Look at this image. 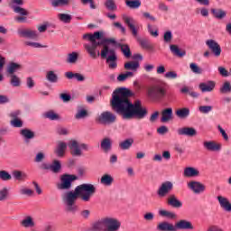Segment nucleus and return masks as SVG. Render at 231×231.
<instances>
[{
  "mask_svg": "<svg viewBox=\"0 0 231 231\" xmlns=\"http://www.w3.org/2000/svg\"><path fill=\"white\" fill-rule=\"evenodd\" d=\"M21 68H23L21 66V64H18L15 62H11L7 66V73L9 75H14V73H15L16 71H19V69H21Z\"/></svg>",
  "mask_w": 231,
  "mask_h": 231,
  "instance_id": "obj_36",
  "label": "nucleus"
},
{
  "mask_svg": "<svg viewBox=\"0 0 231 231\" xmlns=\"http://www.w3.org/2000/svg\"><path fill=\"white\" fill-rule=\"evenodd\" d=\"M20 136L28 143L30 140L35 138V133L28 128H23L20 130Z\"/></svg>",
  "mask_w": 231,
  "mask_h": 231,
  "instance_id": "obj_22",
  "label": "nucleus"
},
{
  "mask_svg": "<svg viewBox=\"0 0 231 231\" xmlns=\"http://www.w3.org/2000/svg\"><path fill=\"white\" fill-rule=\"evenodd\" d=\"M65 77L69 80H72V79H75L76 80H78V82H84L86 80L84 75L80 73H73L71 71L65 72Z\"/></svg>",
  "mask_w": 231,
  "mask_h": 231,
  "instance_id": "obj_27",
  "label": "nucleus"
},
{
  "mask_svg": "<svg viewBox=\"0 0 231 231\" xmlns=\"http://www.w3.org/2000/svg\"><path fill=\"white\" fill-rule=\"evenodd\" d=\"M178 134L180 136H196L198 132L192 127H182L178 130Z\"/></svg>",
  "mask_w": 231,
  "mask_h": 231,
  "instance_id": "obj_24",
  "label": "nucleus"
},
{
  "mask_svg": "<svg viewBox=\"0 0 231 231\" xmlns=\"http://www.w3.org/2000/svg\"><path fill=\"white\" fill-rule=\"evenodd\" d=\"M97 122L103 125H111V124L116 122V115L109 111H105L98 116Z\"/></svg>",
  "mask_w": 231,
  "mask_h": 231,
  "instance_id": "obj_8",
  "label": "nucleus"
},
{
  "mask_svg": "<svg viewBox=\"0 0 231 231\" xmlns=\"http://www.w3.org/2000/svg\"><path fill=\"white\" fill-rule=\"evenodd\" d=\"M51 5L53 8L68 6V5H69V0H51Z\"/></svg>",
  "mask_w": 231,
  "mask_h": 231,
  "instance_id": "obj_39",
  "label": "nucleus"
},
{
  "mask_svg": "<svg viewBox=\"0 0 231 231\" xmlns=\"http://www.w3.org/2000/svg\"><path fill=\"white\" fill-rule=\"evenodd\" d=\"M97 187L91 183H83L76 187L75 190L68 191L63 195V201L68 212H76L77 205L75 202L79 198L82 201L88 202L95 196Z\"/></svg>",
  "mask_w": 231,
  "mask_h": 231,
  "instance_id": "obj_2",
  "label": "nucleus"
},
{
  "mask_svg": "<svg viewBox=\"0 0 231 231\" xmlns=\"http://www.w3.org/2000/svg\"><path fill=\"white\" fill-rule=\"evenodd\" d=\"M183 176L185 178H196V176H199V171L194 167H186L183 171Z\"/></svg>",
  "mask_w": 231,
  "mask_h": 231,
  "instance_id": "obj_26",
  "label": "nucleus"
},
{
  "mask_svg": "<svg viewBox=\"0 0 231 231\" xmlns=\"http://www.w3.org/2000/svg\"><path fill=\"white\" fill-rule=\"evenodd\" d=\"M57 134H60V136H66L67 134H69V131L62 126H58L56 128Z\"/></svg>",
  "mask_w": 231,
  "mask_h": 231,
  "instance_id": "obj_59",
  "label": "nucleus"
},
{
  "mask_svg": "<svg viewBox=\"0 0 231 231\" xmlns=\"http://www.w3.org/2000/svg\"><path fill=\"white\" fill-rule=\"evenodd\" d=\"M60 169H62V165L60 164V161L54 160L52 162V163L51 164V172H54V174H57L60 171Z\"/></svg>",
  "mask_w": 231,
  "mask_h": 231,
  "instance_id": "obj_43",
  "label": "nucleus"
},
{
  "mask_svg": "<svg viewBox=\"0 0 231 231\" xmlns=\"http://www.w3.org/2000/svg\"><path fill=\"white\" fill-rule=\"evenodd\" d=\"M211 14L216 19H225L226 17V12L222 9H211Z\"/></svg>",
  "mask_w": 231,
  "mask_h": 231,
  "instance_id": "obj_40",
  "label": "nucleus"
},
{
  "mask_svg": "<svg viewBox=\"0 0 231 231\" xmlns=\"http://www.w3.org/2000/svg\"><path fill=\"white\" fill-rule=\"evenodd\" d=\"M206 45L208 46V50L215 55L216 57H220L221 56V46L216 40H207L206 41Z\"/></svg>",
  "mask_w": 231,
  "mask_h": 231,
  "instance_id": "obj_13",
  "label": "nucleus"
},
{
  "mask_svg": "<svg viewBox=\"0 0 231 231\" xmlns=\"http://www.w3.org/2000/svg\"><path fill=\"white\" fill-rule=\"evenodd\" d=\"M167 203L173 208H181L183 207V203L178 199V197H176L174 194H171L168 197Z\"/></svg>",
  "mask_w": 231,
  "mask_h": 231,
  "instance_id": "obj_21",
  "label": "nucleus"
},
{
  "mask_svg": "<svg viewBox=\"0 0 231 231\" xmlns=\"http://www.w3.org/2000/svg\"><path fill=\"white\" fill-rule=\"evenodd\" d=\"M188 188L194 192V194H201L205 192V185L199 181L192 180L188 183Z\"/></svg>",
  "mask_w": 231,
  "mask_h": 231,
  "instance_id": "obj_15",
  "label": "nucleus"
},
{
  "mask_svg": "<svg viewBox=\"0 0 231 231\" xmlns=\"http://www.w3.org/2000/svg\"><path fill=\"white\" fill-rule=\"evenodd\" d=\"M159 216L161 217H167V219H176V213L165 209H160Z\"/></svg>",
  "mask_w": 231,
  "mask_h": 231,
  "instance_id": "obj_37",
  "label": "nucleus"
},
{
  "mask_svg": "<svg viewBox=\"0 0 231 231\" xmlns=\"http://www.w3.org/2000/svg\"><path fill=\"white\" fill-rule=\"evenodd\" d=\"M45 118H48L49 120H60V116H59V114L55 113V111L53 110H50L47 111L44 114Z\"/></svg>",
  "mask_w": 231,
  "mask_h": 231,
  "instance_id": "obj_47",
  "label": "nucleus"
},
{
  "mask_svg": "<svg viewBox=\"0 0 231 231\" xmlns=\"http://www.w3.org/2000/svg\"><path fill=\"white\" fill-rule=\"evenodd\" d=\"M82 39L84 41H88L91 43H85L84 48L88 55L92 59H97L100 55V51H97L98 46H101L102 42H97L100 41V39H104V32H95L93 34L86 33L83 34Z\"/></svg>",
  "mask_w": 231,
  "mask_h": 231,
  "instance_id": "obj_3",
  "label": "nucleus"
},
{
  "mask_svg": "<svg viewBox=\"0 0 231 231\" xmlns=\"http://www.w3.org/2000/svg\"><path fill=\"white\" fill-rule=\"evenodd\" d=\"M140 46L143 49V50H152V45H151V43L145 40V39H141L138 41Z\"/></svg>",
  "mask_w": 231,
  "mask_h": 231,
  "instance_id": "obj_56",
  "label": "nucleus"
},
{
  "mask_svg": "<svg viewBox=\"0 0 231 231\" xmlns=\"http://www.w3.org/2000/svg\"><path fill=\"white\" fill-rule=\"evenodd\" d=\"M175 115L178 118H188L190 115V109L188 107L180 108L175 112Z\"/></svg>",
  "mask_w": 231,
  "mask_h": 231,
  "instance_id": "obj_34",
  "label": "nucleus"
},
{
  "mask_svg": "<svg viewBox=\"0 0 231 231\" xmlns=\"http://www.w3.org/2000/svg\"><path fill=\"white\" fill-rule=\"evenodd\" d=\"M115 182V178L109 174H104L100 179L101 185H104L105 187H111L113 183Z\"/></svg>",
  "mask_w": 231,
  "mask_h": 231,
  "instance_id": "obj_28",
  "label": "nucleus"
},
{
  "mask_svg": "<svg viewBox=\"0 0 231 231\" xmlns=\"http://www.w3.org/2000/svg\"><path fill=\"white\" fill-rule=\"evenodd\" d=\"M45 78L51 84H57L59 82V76L53 70L47 71Z\"/></svg>",
  "mask_w": 231,
  "mask_h": 231,
  "instance_id": "obj_33",
  "label": "nucleus"
},
{
  "mask_svg": "<svg viewBox=\"0 0 231 231\" xmlns=\"http://www.w3.org/2000/svg\"><path fill=\"white\" fill-rule=\"evenodd\" d=\"M131 90L125 88L116 89L112 94V107L116 109V113L122 115L124 120H131V118L142 119L147 116V109L142 107L140 100L134 104L129 101Z\"/></svg>",
  "mask_w": 231,
  "mask_h": 231,
  "instance_id": "obj_1",
  "label": "nucleus"
},
{
  "mask_svg": "<svg viewBox=\"0 0 231 231\" xmlns=\"http://www.w3.org/2000/svg\"><path fill=\"white\" fill-rule=\"evenodd\" d=\"M21 226L23 228H35V221L33 220V217L27 216L25 217L21 222Z\"/></svg>",
  "mask_w": 231,
  "mask_h": 231,
  "instance_id": "obj_25",
  "label": "nucleus"
},
{
  "mask_svg": "<svg viewBox=\"0 0 231 231\" xmlns=\"http://www.w3.org/2000/svg\"><path fill=\"white\" fill-rule=\"evenodd\" d=\"M24 45L31 46V48H44V46L41 45V43L33 42H24Z\"/></svg>",
  "mask_w": 231,
  "mask_h": 231,
  "instance_id": "obj_63",
  "label": "nucleus"
},
{
  "mask_svg": "<svg viewBox=\"0 0 231 231\" xmlns=\"http://www.w3.org/2000/svg\"><path fill=\"white\" fill-rule=\"evenodd\" d=\"M106 217L102 218L101 220L96 222L92 226V230L94 231H106Z\"/></svg>",
  "mask_w": 231,
  "mask_h": 231,
  "instance_id": "obj_35",
  "label": "nucleus"
},
{
  "mask_svg": "<svg viewBox=\"0 0 231 231\" xmlns=\"http://www.w3.org/2000/svg\"><path fill=\"white\" fill-rule=\"evenodd\" d=\"M117 48L121 49L123 55H125L126 59H129V57H131V49L129 48V45L119 43Z\"/></svg>",
  "mask_w": 231,
  "mask_h": 231,
  "instance_id": "obj_44",
  "label": "nucleus"
},
{
  "mask_svg": "<svg viewBox=\"0 0 231 231\" xmlns=\"http://www.w3.org/2000/svg\"><path fill=\"white\" fill-rule=\"evenodd\" d=\"M101 59H106V64H108L109 69H116L118 64V57L116 56V51L109 48V45H103V49L100 52Z\"/></svg>",
  "mask_w": 231,
  "mask_h": 231,
  "instance_id": "obj_5",
  "label": "nucleus"
},
{
  "mask_svg": "<svg viewBox=\"0 0 231 231\" xmlns=\"http://www.w3.org/2000/svg\"><path fill=\"white\" fill-rule=\"evenodd\" d=\"M58 19L66 24L71 23L72 16L69 14H58Z\"/></svg>",
  "mask_w": 231,
  "mask_h": 231,
  "instance_id": "obj_49",
  "label": "nucleus"
},
{
  "mask_svg": "<svg viewBox=\"0 0 231 231\" xmlns=\"http://www.w3.org/2000/svg\"><path fill=\"white\" fill-rule=\"evenodd\" d=\"M67 149H68V143L62 141H60L56 145V148L54 150V154H56L58 158H64Z\"/></svg>",
  "mask_w": 231,
  "mask_h": 231,
  "instance_id": "obj_16",
  "label": "nucleus"
},
{
  "mask_svg": "<svg viewBox=\"0 0 231 231\" xmlns=\"http://www.w3.org/2000/svg\"><path fill=\"white\" fill-rule=\"evenodd\" d=\"M203 147L206 149V151H209L211 152H219L223 145L216 141H205L203 143Z\"/></svg>",
  "mask_w": 231,
  "mask_h": 231,
  "instance_id": "obj_14",
  "label": "nucleus"
},
{
  "mask_svg": "<svg viewBox=\"0 0 231 231\" xmlns=\"http://www.w3.org/2000/svg\"><path fill=\"white\" fill-rule=\"evenodd\" d=\"M122 19L125 24H126V26H128L129 30L132 32L134 37H136L138 35V29H136V21L134 20V18L127 14H123Z\"/></svg>",
  "mask_w": 231,
  "mask_h": 231,
  "instance_id": "obj_12",
  "label": "nucleus"
},
{
  "mask_svg": "<svg viewBox=\"0 0 231 231\" xmlns=\"http://www.w3.org/2000/svg\"><path fill=\"white\" fill-rule=\"evenodd\" d=\"M174 184L171 181L166 180L162 182L157 189L159 198H165L170 192H172Z\"/></svg>",
  "mask_w": 231,
  "mask_h": 231,
  "instance_id": "obj_11",
  "label": "nucleus"
},
{
  "mask_svg": "<svg viewBox=\"0 0 231 231\" xmlns=\"http://www.w3.org/2000/svg\"><path fill=\"white\" fill-rule=\"evenodd\" d=\"M199 88L202 93H212V90L216 88V82L212 80L202 82L199 85Z\"/></svg>",
  "mask_w": 231,
  "mask_h": 231,
  "instance_id": "obj_19",
  "label": "nucleus"
},
{
  "mask_svg": "<svg viewBox=\"0 0 231 231\" xmlns=\"http://www.w3.org/2000/svg\"><path fill=\"white\" fill-rule=\"evenodd\" d=\"M20 194H22V196H29V197L33 196V190L30 189L23 188V189H20Z\"/></svg>",
  "mask_w": 231,
  "mask_h": 231,
  "instance_id": "obj_60",
  "label": "nucleus"
},
{
  "mask_svg": "<svg viewBox=\"0 0 231 231\" xmlns=\"http://www.w3.org/2000/svg\"><path fill=\"white\" fill-rule=\"evenodd\" d=\"M164 42H171L172 41V32L167 31L163 35Z\"/></svg>",
  "mask_w": 231,
  "mask_h": 231,
  "instance_id": "obj_62",
  "label": "nucleus"
},
{
  "mask_svg": "<svg viewBox=\"0 0 231 231\" xmlns=\"http://www.w3.org/2000/svg\"><path fill=\"white\" fill-rule=\"evenodd\" d=\"M105 226L106 231H118L120 230V226H122V223L116 217H105Z\"/></svg>",
  "mask_w": 231,
  "mask_h": 231,
  "instance_id": "obj_10",
  "label": "nucleus"
},
{
  "mask_svg": "<svg viewBox=\"0 0 231 231\" xmlns=\"http://www.w3.org/2000/svg\"><path fill=\"white\" fill-rule=\"evenodd\" d=\"M88 116V110L84 109L83 107L79 106L78 108V112L75 115L76 120H82V118H86Z\"/></svg>",
  "mask_w": 231,
  "mask_h": 231,
  "instance_id": "obj_45",
  "label": "nucleus"
},
{
  "mask_svg": "<svg viewBox=\"0 0 231 231\" xmlns=\"http://www.w3.org/2000/svg\"><path fill=\"white\" fill-rule=\"evenodd\" d=\"M0 180H2V181H10L12 175L8 171L2 170L0 171Z\"/></svg>",
  "mask_w": 231,
  "mask_h": 231,
  "instance_id": "obj_55",
  "label": "nucleus"
},
{
  "mask_svg": "<svg viewBox=\"0 0 231 231\" xmlns=\"http://www.w3.org/2000/svg\"><path fill=\"white\" fill-rule=\"evenodd\" d=\"M10 196V189L6 187L0 189V201H6Z\"/></svg>",
  "mask_w": 231,
  "mask_h": 231,
  "instance_id": "obj_48",
  "label": "nucleus"
},
{
  "mask_svg": "<svg viewBox=\"0 0 231 231\" xmlns=\"http://www.w3.org/2000/svg\"><path fill=\"white\" fill-rule=\"evenodd\" d=\"M113 145V142L111 141L110 138H104L102 141H101V144H100V147L101 149L105 152H109V150L111 149Z\"/></svg>",
  "mask_w": 231,
  "mask_h": 231,
  "instance_id": "obj_32",
  "label": "nucleus"
},
{
  "mask_svg": "<svg viewBox=\"0 0 231 231\" xmlns=\"http://www.w3.org/2000/svg\"><path fill=\"white\" fill-rule=\"evenodd\" d=\"M133 143H134L133 139H126L119 143V147L122 151H127L133 147Z\"/></svg>",
  "mask_w": 231,
  "mask_h": 231,
  "instance_id": "obj_38",
  "label": "nucleus"
},
{
  "mask_svg": "<svg viewBox=\"0 0 231 231\" xmlns=\"http://www.w3.org/2000/svg\"><path fill=\"white\" fill-rule=\"evenodd\" d=\"M194 228V226L192 225V222L189 220H180L179 222L175 223V231L178 230H192Z\"/></svg>",
  "mask_w": 231,
  "mask_h": 231,
  "instance_id": "obj_17",
  "label": "nucleus"
},
{
  "mask_svg": "<svg viewBox=\"0 0 231 231\" xmlns=\"http://www.w3.org/2000/svg\"><path fill=\"white\" fill-rule=\"evenodd\" d=\"M174 119V116L172 114V108L168 107L162 111L161 122L162 124H167V122H171Z\"/></svg>",
  "mask_w": 231,
  "mask_h": 231,
  "instance_id": "obj_20",
  "label": "nucleus"
},
{
  "mask_svg": "<svg viewBox=\"0 0 231 231\" xmlns=\"http://www.w3.org/2000/svg\"><path fill=\"white\" fill-rule=\"evenodd\" d=\"M189 68H190L191 71L193 73H195L196 75H201V73H203V69L201 68H199V66H198V64H196V63H190Z\"/></svg>",
  "mask_w": 231,
  "mask_h": 231,
  "instance_id": "obj_57",
  "label": "nucleus"
},
{
  "mask_svg": "<svg viewBox=\"0 0 231 231\" xmlns=\"http://www.w3.org/2000/svg\"><path fill=\"white\" fill-rule=\"evenodd\" d=\"M134 77V73L131 71H126L125 73H122L117 77L118 82H125V80H127V79H131Z\"/></svg>",
  "mask_w": 231,
  "mask_h": 231,
  "instance_id": "obj_50",
  "label": "nucleus"
},
{
  "mask_svg": "<svg viewBox=\"0 0 231 231\" xmlns=\"http://www.w3.org/2000/svg\"><path fill=\"white\" fill-rule=\"evenodd\" d=\"M105 6L106 10H109L110 12H115L117 8L115 0H106Z\"/></svg>",
  "mask_w": 231,
  "mask_h": 231,
  "instance_id": "obj_51",
  "label": "nucleus"
},
{
  "mask_svg": "<svg viewBox=\"0 0 231 231\" xmlns=\"http://www.w3.org/2000/svg\"><path fill=\"white\" fill-rule=\"evenodd\" d=\"M217 199L219 203L221 208L225 210V212H231V203L228 198L225 196L218 195Z\"/></svg>",
  "mask_w": 231,
  "mask_h": 231,
  "instance_id": "obj_18",
  "label": "nucleus"
},
{
  "mask_svg": "<svg viewBox=\"0 0 231 231\" xmlns=\"http://www.w3.org/2000/svg\"><path fill=\"white\" fill-rule=\"evenodd\" d=\"M77 180V176L64 174L60 177V183L57 185L59 190H69L71 189V183Z\"/></svg>",
  "mask_w": 231,
  "mask_h": 231,
  "instance_id": "obj_7",
  "label": "nucleus"
},
{
  "mask_svg": "<svg viewBox=\"0 0 231 231\" xmlns=\"http://www.w3.org/2000/svg\"><path fill=\"white\" fill-rule=\"evenodd\" d=\"M13 10L14 14H18L19 15L26 16L30 14V13L26 9L19 5H13Z\"/></svg>",
  "mask_w": 231,
  "mask_h": 231,
  "instance_id": "obj_46",
  "label": "nucleus"
},
{
  "mask_svg": "<svg viewBox=\"0 0 231 231\" xmlns=\"http://www.w3.org/2000/svg\"><path fill=\"white\" fill-rule=\"evenodd\" d=\"M10 124L13 127H23V121L21 119H13Z\"/></svg>",
  "mask_w": 231,
  "mask_h": 231,
  "instance_id": "obj_61",
  "label": "nucleus"
},
{
  "mask_svg": "<svg viewBox=\"0 0 231 231\" xmlns=\"http://www.w3.org/2000/svg\"><path fill=\"white\" fill-rule=\"evenodd\" d=\"M170 50L175 57H179L181 59V57H185L186 55L185 51H181V49H180L178 45H174V44L170 45Z\"/></svg>",
  "mask_w": 231,
  "mask_h": 231,
  "instance_id": "obj_29",
  "label": "nucleus"
},
{
  "mask_svg": "<svg viewBox=\"0 0 231 231\" xmlns=\"http://www.w3.org/2000/svg\"><path fill=\"white\" fill-rule=\"evenodd\" d=\"M13 178H14L17 181H24V180H28V174L22 171H14Z\"/></svg>",
  "mask_w": 231,
  "mask_h": 231,
  "instance_id": "obj_31",
  "label": "nucleus"
},
{
  "mask_svg": "<svg viewBox=\"0 0 231 231\" xmlns=\"http://www.w3.org/2000/svg\"><path fill=\"white\" fill-rule=\"evenodd\" d=\"M212 109H213L212 106H200L199 107V113H202L203 115H208V113H210Z\"/></svg>",
  "mask_w": 231,
  "mask_h": 231,
  "instance_id": "obj_58",
  "label": "nucleus"
},
{
  "mask_svg": "<svg viewBox=\"0 0 231 231\" xmlns=\"http://www.w3.org/2000/svg\"><path fill=\"white\" fill-rule=\"evenodd\" d=\"M147 96L151 100H162L167 97V87L163 83H155L148 88Z\"/></svg>",
  "mask_w": 231,
  "mask_h": 231,
  "instance_id": "obj_4",
  "label": "nucleus"
},
{
  "mask_svg": "<svg viewBox=\"0 0 231 231\" xmlns=\"http://www.w3.org/2000/svg\"><path fill=\"white\" fill-rule=\"evenodd\" d=\"M11 86H13L14 88H19V86H21V79H19V77H17V75L15 74H11Z\"/></svg>",
  "mask_w": 231,
  "mask_h": 231,
  "instance_id": "obj_52",
  "label": "nucleus"
},
{
  "mask_svg": "<svg viewBox=\"0 0 231 231\" xmlns=\"http://www.w3.org/2000/svg\"><path fill=\"white\" fill-rule=\"evenodd\" d=\"M69 148L71 151L72 156H82V151H89V144L79 143L77 140H70L69 142Z\"/></svg>",
  "mask_w": 231,
  "mask_h": 231,
  "instance_id": "obj_6",
  "label": "nucleus"
},
{
  "mask_svg": "<svg viewBox=\"0 0 231 231\" xmlns=\"http://www.w3.org/2000/svg\"><path fill=\"white\" fill-rule=\"evenodd\" d=\"M140 68V63L138 61H128L125 63V69H130L131 71H136Z\"/></svg>",
  "mask_w": 231,
  "mask_h": 231,
  "instance_id": "obj_41",
  "label": "nucleus"
},
{
  "mask_svg": "<svg viewBox=\"0 0 231 231\" xmlns=\"http://www.w3.org/2000/svg\"><path fill=\"white\" fill-rule=\"evenodd\" d=\"M77 60H79V52L73 51L68 54L66 59V62H68V64H75Z\"/></svg>",
  "mask_w": 231,
  "mask_h": 231,
  "instance_id": "obj_42",
  "label": "nucleus"
},
{
  "mask_svg": "<svg viewBox=\"0 0 231 231\" xmlns=\"http://www.w3.org/2000/svg\"><path fill=\"white\" fill-rule=\"evenodd\" d=\"M220 93H222V95H225L226 93H231V85L230 82L226 81L222 87L219 89Z\"/></svg>",
  "mask_w": 231,
  "mask_h": 231,
  "instance_id": "obj_54",
  "label": "nucleus"
},
{
  "mask_svg": "<svg viewBox=\"0 0 231 231\" xmlns=\"http://www.w3.org/2000/svg\"><path fill=\"white\" fill-rule=\"evenodd\" d=\"M104 46H107V44H112L115 48H118L120 46V43L116 42V39L115 38H106L103 40Z\"/></svg>",
  "mask_w": 231,
  "mask_h": 231,
  "instance_id": "obj_53",
  "label": "nucleus"
},
{
  "mask_svg": "<svg viewBox=\"0 0 231 231\" xmlns=\"http://www.w3.org/2000/svg\"><path fill=\"white\" fill-rule=\"evenodd\" d=\"M156 230L158 231H176L175 225L167 221L160 222L157 226Z\"/></svg>",
  "mask_w": 231,
  "mask_h": 231,
  "instance_id": "obj_23",
  "label": "nucleus"
},
{
  "mask_svg": "<svg viewBox=\"0 0 231 231\" xmlns=\"http://www.w3.org/2000/svg\"><path fill=\"white\" fill-rule=\"evenodd\" d=\"M144 221H154V213L147 212L143 215Z\"/></svg>",
  "mask_w": 231,
  "mask_h": 231,
  "instance_id": "obj_64",
  "label": "nucleus"
},
{
  "mask_svg": "<svg viewBox=\"0 0 231 231\" xmlns=\"http://www.w3.org/2000/svg\"><path fill=\"white\" fill-rule=\"evenodd\" d=\"M17 33L19 37H22L23 39H32L35 41L36 39H39V32L35 30H32L29 28L20 27L17 30Z\"/></svg>",
  "mask_w": 231,
  "mask_h": 231,
  "instance_id": "obj_9",
  "label": "nucleus"
},
{
  "mask_svg": "<svg viewBox=\"0 0 231 231\" xmlns=\"http://www.w3.org/2000/svg\"><path fill=\"white\" fill-rule=\"evenodd\" d=\"M125 5L127 8L131 10H138L142 6V1L140 0H125Z\"/></svg>",
  "mask_w": 231,
  "mask_h": 231,
  "instance_id": "obj_30",
  "label": "nucleus"
}]
</instances>
